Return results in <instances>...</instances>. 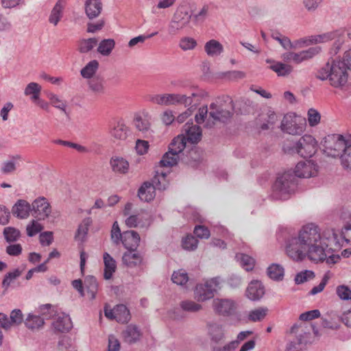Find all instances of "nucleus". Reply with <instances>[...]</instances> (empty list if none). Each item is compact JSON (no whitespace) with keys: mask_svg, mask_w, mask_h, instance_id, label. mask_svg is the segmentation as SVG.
I'll return each mask as SVG.
<instances>
[{"mask_svg":"<svg viewBox=\"0 0 351 351\" xmlns=\"http://www.w3.org/2000/svg\"><path fill=\"white\" fill-rule=\"evenodd\" d=\"M209 334L211 336L212 340L215 342L219 341L223 336L222 327L217 324H213L209 326Z\"/></svg>","mask_w":351,"mask_h":351,"instance_id":"4d7b16f0","label":"nucleus"},{"mask_svg":"<svg viewBox=\"0 0 351 351\" xmlns=\"http://www.w3.org/2000/svg\"><path fill=\"white\" fill-rule=\"evenodd\" d=\"M265 294V288L261 282L252 280L247 286L245 295L252 301L259 300Z\"/></svg>","mask_w":351,"mask_h":351,"instance_id":"2eb2a0df","label":"nucleus"},{"mask_svg":"<svg viewBox=\"0 0 351 351\" xmlns=\"http://www.w3.org/2000/svg\"><path fill=\"white\" fill-rule=\"evenodd\" d=\"M115 319L119 323H127L131 318L130 311L124 304H118L115 306Z\"/></svg>","mask_w":351,"mask_h":351,"instance_id":"c9c22d12","label":"nucleus"},{"mask_svg":"<svg viewBox=\"0 0 351 351\" xmlns=\"http://www.w3.org/2000/svg\"><path fill=\"white\" fill-rule=\"evenodd\" d=\"M143 256L136 250H128L122 256V261L124 265L130 268L140 266L142 264Z\"/></svg>","mask_w":351,"mask_h":351,"instance_id":"412c9836","label":"nucleus"},{"mask_svg":"<svg viewBox=\"0 0 351 351\" xmlns=\"http://www.w3.org/2000/svg\"><path fill=\"white\" fill-rule=\"evenodd\" d=\"M321 51V47L315 46L310 47L306 50L300 51L301 62L313 58L314 56L319 54Z\"/></svg>","mask_w":351,"mask_h":351,"instance_id":"13d9d810","label":"nucleus"},{"mask_svg":"<svg viewBox=\"0 0 351 351\" xmlns=\"http://www.w3.org/2000/svg\"><path fill=\"white\" fill-rule=\"evenodd\" d=\"M133 123L136 129L142 134H146L150 130V123L146 117L136 116L134 119Z\"/></svg>","mask_w":351,"mask_h":351,"instance_id":"a19ab883","label":"nucleus"},{"mask_svg":"<svg viewBox=\"0 0 351 351\" xmlns=\"http://www.w3.org/2000/svg\"><path fill=\"white\" fill-rule=\"evenodd\" d=\"M319 240L321 236L318 226L313 223L307 224L299 232L298 237L289 240L286 247L287 255L294 261H302L306 249Z\"/></svg>","mask_w":351,"mask_h":351,"instance_id":"f257e3e1","label":"nucleus"},{"mask_svg":"<svg viewBox=\"0 0 351 351\" xmlns=\"http://www.w3.org/2000/svg\"><path fill=\"white\" fill-rule=\"evenodd\" d=\"M154 188V190L163 191L165 190L168 186V182L166 179V175L161 173L160 175H156L150 182Z\"/></svg>","mask_w":351,"mask_h":351,"instance_id":"de8ad7c7","label":"nucleus"},{"mask_svg":"<svg viewBox=\"0 0 351 351\" xmlns=\"http://www.w3.org/2000/svg\"><path fill=\"white\" fill-rule=\"evenodd\" d=\"M110 236L111 240L114 244L119 245L121 243V240L123 238V233L121 232L117 221H114L112 224Z\"/></svg>","mask_w":351,"mask_h":351,"instance_id":"e2e57ef3","label":"nucleus"},{"mask_svg":"<svg viewBox=\"0 0 351 351\" xmlns=\"http://www.w3.org/2000/svg\"><path fill=\"white\" fill-rule=\"evenodd\" d=\"M330 33H337L335 34V37L331 38L330 40H335L332 46L330 49L329 54L331 56L337 55L340 51L342 45L344 43L345 40V30L343 29H337L334 32H330Z\"/></svg>","mask_w":351,"mask_h":351,"instance_id":"2f4dec72","label":"nucleus"},{"mask_svg":"<svg viewBox=\"0 0 351 351\" xmlns=\"http://www.w3.org/2000/svg\"><path fill=\"white\" fill-rule=\"evenodd\" d=\"M324 147L327 149L333 150V156L339 155L341 151L344 152L345 147L348 146L347 141L342 135L333 134L326 138Z\"/></svg>","mask_w":351,"mask_h":351,"instance_id":"ddd939ff","label":"nucleus"},{"mask_svg":"<svg viewBox=\"0 0 351 351\" xmlns=\"http://www.w3.org/2000/svg\"><path fill=\"white\" fill-rule=\"evenodd\" d=\"M186 138L183 135H178L175 137L171 143L169 145V150L171 151L173 154H176L180 158H182V154L186 147Z\"/></svg>","mask_w":351,"mask_h":351,"instance_id":"c756f323","label":"nucleus"},{"mask_svg":"<svg viewBox=\"0 0 351 351\" xmlns=\"http://www.w3.org/2000/svg\"><path fill=\"white\" fill-rule=\"evenodd\" d=\"M138 196L141 200L149 202L156 196V191L150 182H145L138 190Z\"/></svg>","mask_w":351,"mask_h":351,"instance_id":"a878e982","label":"nucleus"},{"mask_svg":"<svg viewBox=\"0 0 351 351\" xmlns=\"http://www.w3.org/2000/svg\"><path fill=\"white\" fill-rule=\"evenodd\" d=\"M32 215L37 220L45 219L51 213V206L44 197L36 199L32 202Z\"/></svg>","mask_w":351,"mask_h":351,"instance_id":"9d476101","label":"nucleus"},{"mask_svg":"<svg viewBox=\"0 0 351 351\" xmlns=\"http://www.w3.org/2000/svg\"><path fill=\"white\" fill-rule=\"evenodd\" d=\"M92 221L90 217L85 218L82 222L79 225L75 234V239L77 240L83 241L88 231V227Z\"/></svg>","mask_w":351,"mask_h":351,"instance_id":"49530a36","label":"nucleus"},{"mask_svg":"<svg viewBox=\"0 0 351 351\" xmlns=\"http://www.w3.org/2000/svg\"><path fill=\"white\" fill-rule=\"evenodd\" d=\"M268 311L267 308L261 307L252 310L250 312L248 315V319L252 322H260L263 320Z\"/></svg>","mask_w":351,"mask_h":351,"instance_id":"864d4df0","label":"nucleus"},{"mask_svg":"<svg viewBox=\"0 0 351 351\" xmlns=\"http://www.w3.org/2000/svg\"><path fill=\"white\" fill-rule=\"evenodd\" d=\"M43 227L41 224L38 223L36 221L32 220L30 223L27 226L26 231L27 234L32 237L37 234L43 230Z\"/></svg>","mask_w":351,"mask_h":351,"instance_id":"338daca9","label":"nucleus"},{"mask_svg":"<svg viewBox=\"0 0 351 351\" xmlns=\"http://www.w3.org/2000/svg\"><path fill=\"white\" fill-rule=\"evenodd\" d=\"M266 62L271 64L269 68L280 77L288 76L293 71L292 66L281 62H276L271 59H267Z\"/></svg>","mask_w":351,"mask_h":351,"instance_id":"5701e85b","label":"nucleus"},{"mask_svg":"<svg viewBox=\"0 0 351 351\" xmlns=\"http://www.w3.org/2000/svg\"><path fill=\"white\" fill-rule=\"evenodd\" d=\"M335 34L336 33H324L322 34L302 38L293 43L294 45V49L297 47H306L313 44L328 42L331 38L335 37Z\"/></svg>","mask_w":351,"mask_h":351,"instance_id":"4468645a","label":"nucleus"},{"mask_svg":"<svg viewBox=\"0 0 351 351\" xmlns=\"http://www.w3.org/2000/svg\"><path fill=\"white\" fill-rule=\"evenodd\" d=\"M84 287L90 300L95 299L98 291V282L96 278L93 276H87L84 280Z\"/></svg>","mask_w":351,"mask_h":351,"instance_id":"72a5a7b5","label":"nucleus"},{"mask_svg":"<svg viewBox=\"0 0 351 351\" xmlns=\"http://www.w3.org/2000/svg\"><path fill=\"white\" fill-rule=\"evenodd\" d=\"M52 306L50 304H46L40 306V311L45 317L39 315H34L29 314L25 321V326L32 330L39 329L44 324V319H48L52 316Z\"/></svg>","mask_w":351,"mask_h":351,"instance_id":"1a4fd4ad","label":"nucleus"},{"mask_svg":"<svg viewBox=\"0 0 351 351\" xmlns=\"http://www.w3.org/2000/svg\"><path fill=\"white\" fill-rule=\"evenodd\" d=\"M317 143L315 138L308 134L302 136L297 142L285 147L289 154H298L304 158L312 157L316 152Z\"/></svg>","mask_w":351,"mask_h":351,"instance_id":"39448f33","label":"nucleus"},{"mask_svg":"<svg viewBox=\"0 0 351 351\" xmlns=\"http://www.w3.org/2000/svg\"><path fill=\"white\" fill-rule=\"evenodd\" d=\"M236 258L246 271H251L254 268L255 261L252 257L245 254H237Z\"/></svg>","mask_w":351,"mask_h":351,"instance_id":"c03bdc74","label":"nucleus"},{"mask_svg":"<svg viewBox=\"0 0 351 351\" xmlns=\"http://www.w3.org/2000/svg\"><path fill=\"white\" fill-rule=\"evenodd\" d=\"M3 235L7 242L12 243L16 241L19 239L21 232L15 228L7 227L3 230Z\"/></svg>","mask_w":351,"mask_h":351,"instance_id":"6e6d98bb","label":"nucleus"},{"mask_svg":"<svg viewBox=\"0 0 351 351\" xmlns=\"http://www.w3.org/2000/svg\"><path fill=\"white\" fill-rule=\"evenodd\" d=\"M102 10L101 0H86L85 1V12L89 19L97 17Z\"/></svg>","mask_w":351,"mask_h":351,"instance_id":"bb28decb","label":"nucleus"},{"mask_svg":"<svg viewBox=\"0 0 351 351\" xmlns=\"http://www.w3.org/2000/svg\"><path fill=\"white\" fill-rule=\"evenodd\" d=\"M281 130L289 134L298 135L300 134L304 131V126L298 125L291 117V116H285L282 120L280 125Z\"/></svg>","mask_w":351,"mask_h":351,"instance_id":"f3484780","label":"nucleus"},{"mask_svg":"<svg viewBox=\"0 0 351 351\" xmlns=\"http://www.w3.org/2000/svg\"><path fill=\"white\" fill-rule=\"evenodd\" d=\"M179 160L180 161V157L173 154L171 151L168 150V152L163 155L160 161V165L161 167H171L177 165Z\"/></svg>","mask_w":351,"mask_h":351,"instance_id":"79ce46f5","label":"nucleus"},{"mask_svg":"<svg viewBox=\"0 0 351 351\" xmlns=\"http://www.w3.org/2000/svg\"><path fill=\"white\" fill-rule=\"evenodd\" d=\"M139 234L134 230H128L123 232V238L121 242L128 250H136L140 243Z\"/></svg>","mask_w":351,"mask_h":351,"instance_id":"dca6fc26","label":"nucleus"},{"mask_svg":"<svg viewBox=\"0 0 351 351\" xmlns=\"http://www.w3.org/2000/svg\"><path fill=\"white\" fill-rule=\"evenodd\" d=\"M268 276L277 281L282 280L284 277V268L278 264L273 263L267 268Z\"/></svg>","mask_w":351,"mask_h":351,"instance_id":"58836bf2","label":"nucleus"},{"mask_svg":"<svg viewBox=\"0 0 351 351\" xmlns=\"http://www.w3.org/2000/svg\"><path fill=\"white\" fill-rule=\"evenodd\" d=\"M348 70L345 62L339 58H331L317 71L316 77L322 81L328 80L330 84L335 88H343L348 82Z\"/></svg>","mask_w":351,"mask_h":351,"instance_id":"f03ea898","label":"nucleus"},{"mask_svg":"<svg viewBox=\"0 0 351 351\" xmlns=\"http://www.w3.org/2000/svg\"><path fill=\"white\" fill-rule=\"evenodd\" d=\"M64 5V0H58L53 7L49 21L51 23L56 25L62 17V12Z\"/></svg>","mask_w":351,"mask_h":351,"instance_id":"4c0bfd02","label":"nucleus"},{"mask_svg":"<svg viewBox=\"0 0 351 351\" xmlns=\"http://www.w3.org/2000/svg\"><path fill=\"white\" fill-rule=\"evenodd\" d=\"M88 86L89 89L95 95H101L105 94V82L102 77L96 75L88 82Z\"/></svg>","mask_w":351,"mask_h":351,"instance_id":"cd10ccee","label":"nucleus"},{"mask_svg":"<svg viewBox=\"0 0 351 351\" xmlns=\"http://www.w3.org/2000/svg\"><path fill=\"white\" fill-rule=\"evenodd\" d=\"M22 274L19 269H15L12 271L7 273L2 281V287L6 291L13 280L19 278Z\"/></svg>","mask_w":351,"mask_h":351,"instance_id":"3c124183","label":"nucleus"},{"mask_svg":"<svg viewBox=\"0 0 351 351\" xmlns=\"http://www.w3.org/2000/svg\"><path fill=\"white\" fill-rule=\"evenodd\" d=\"M128 128L123 123L119 122L112 131V135L117 139L125 140L127 138Z\"/></svg>","mask_w":351,"mask_h":351,"instance_id":"09e8293b","label":"nucleus"},{"mask_svg":"<svg viewBox=\"0 0 351 351\" xmlns=\"http://www.w3.org/2000/svg\"><path fill=\"white\" fill-rule=\"evenodd\" d=\"M122 334L124 341L129 344L136 343L142 335L138 327L134 324L128 325Z\"/></svg>","mask_w":351,"mask_h":351,"instance_id":"b1692460","label":"nucleus"},{"mask_svg":"<svg viewBox=\"0 0 351 351\" xmlns=\"http://www.w3.org/2000/svg\"><path fill=\"white\" fill-rule=\"evenodd\" d=\"M204 49L208 56H217L223 52V47L219 41L212 39L205 44Z\"/></svg>","mask_w":351,"mask_h":351,"instance_id":"473e14b6","label":"nucleus"},{"mask_svg":"<svg viewBox=\"0 0 351 351\" xmlns=\"http://www.w3.org/2000/svg\"><path fill=\"white\" fill-rule=\"evenodd\" d=\"M271 38L277 40L286 50L294 49V45L291 40L287 36H283L279 32L272 33Z\"/></svg>","mask_w":351,"mask_h":351,"instance_id":"603ef678","label":"nucleus"},{"mask_svg":"<svg viewBox=\"0 0 351 351\" xmlns=\"http://www.w3.org/2000/svg\"><path fill=\"white\" fill-rule=\"evenodd\" d=\"M202 160V152L196 148L191 149L186 154H182L180 161L191 167H197Z\"/></svg>","mask_w":351,"mask_h":351,"instance_id":"6ab92c4d","label":"nucleus"},{"mask_svg":"<svg viewBox=\"0 0 351 351\" xmlns=\"http://www.w3.org/2000/svg\"><path fill=\"white\" fill-rule=\"evenodd\" d=\"M213 306L217 314L223 316L233 315L236 311V304L230 299H215Z\"/></svg>","mask_w":351,"mask_h":351,"instance_id":"f8f14e48","label":"nucleus"},{"mask_svg":"<svg viewBox=\"0 0 351 351\" xmlns=\"http://www.w3.org/2000/svg\"><path fill=\"white\" fill-rule=\"evenodd\" d=\"M197 46L196 40L191 37H183L180 39L179 47L183 51L192 50Z\"/></svg>","mask_w":351,"mask_h":351,"instance_id":"052dcab7","label":"nucleus"},{"mask_svg":"<svg viewBox=\"0 0 351 351\" xmlns=\"http://www.w3.org/2000/svg\"><path fill=\"white\" fill-rule=\"evenodd\" d=\"M115 42L113 39H104L98 46L97 51L103 56H108L114 47Z\"/></svg>","mask_w":351,"mask_h":351,"instance_id":"a18cd8bd","label":"nucleus"},{"mask_svg":"<svg viewBox=\"0 0 351 351\" xmlns=\"http://www.w3.org/2000/svg\"><path fill=\"white\" fill-rule=\"evenodd\" d=\"M21 157L20 155H15L11 156V160H6L3 162L1 167V172L3 174H10L14 173L16 170V162L17 160H21Z\"/></svg>","mask_w":351,"mask_h":351,"instance_id":"ea45409f","label":"nucleus"},{"mask_svg":"<svg viewBox=\"0 0 351 351\" xmlns=\"http://www.w3.org/2000/svg\"><path fill=\"white\" fill-rule=\"evenodd\" d=\"M220 278L215 277L204 284L197 285L194 291L195 298L199 302H204L213 298L215 293L220 288Z\"/></svg>","mask_w":351,"mask_h":351,"instance_id":"0eeeda50","label":"nucleus"},{"mask_svg":"<svg viewBox=\"0 0 351 351\" xmlns=\"http://www.w3.org/2000/svg\"><path fill=\"white\" fill-rule=\"evenodd\" d=\"M317 173V165L311 160L299 162L294 169L295 178H308L315 176Z\"/></svg>","mask_w":351,"mask_h":351,"instance_id":"9b49d317","label":"nucleus"},{"mask_svg":"<svg viewBox=\"0 0 351 351\" xmlns=\"http://www.w3.org/2000/svg\"><path fill=\"white\" fill-rule=\"evenodd\" d=\"M189 276L186 271L183 269L173 271L171 275V280L173 283L184 287L189 281Z\"/></svg>","mask_w":351,"mask_h":351,"instance_id":"37998d69","label":"nucleus"},{"mask_svg":"<svg viewBox=\"0 0 351 351\" xmlns=\"http://www.w3.org/2000/svg\"><path fill=\"white\" fill-rule=\"evenodd\" d=\"M103 258L104 263V278L106 280H110L116 271V261L108 252H104Z\"/></svg>","mask_w":351,"mask_h":351,"instance_id":"c85d7f7f","label":"nucleus"},{"mask_svg":"<svg viewBox=\"0 0 351 351\" xmlns=\"http://www.w3.org/2000/svg\"><path fill=\"white\" fill-rule=\"evenodd\" d=\"M183 130L185 132L186 136V142L189 141L191 143H197L202 136V130L197 125H194L193 123L188 121L183 127Z\"/></svg>","mask_w":351,"mask_h":351,"instance_id":"a211bd4d","label":"nucleus"},{"mask_svg":"<svg viewBox=\"0 0 351 351\" xmlns=\"http://www.w3.org/2000/svg\"><path fill=\"white\" fill-rule=\"evenodd\" d=\"M52 327L55 332L64 333L69 332L73 327V324L70 317L62 313L53 322Z\"/></svg>","mask_w":351,"mask_h":351,"instance_id":"aec40b11","label":"nucleus"},{"mask_svg":"<svg viewBox=\"0 0 351 351\" xmlns=\"http://www.w3.org/2000/svg\"><path fill=\"white\" fill-rule=\"evenodd\" d=\"M98 43L96 38L82 39L78 42L77 50L81 53H86L90 51Z\"/></svg>","mask_w":351,"mask_h":351,"instance_id":"e433bc0d","label":"nucleus"},{"mask_svg":"<svg viewBox=\"0 0 351 351\" xmlns=\"http://www.w3.org/2000/svg\"><path fill=\"white\" fill-rule=\"evenodd\" d=\"M307 256L311 261L315 262H323L326 261L328 265H333L340 259L339 255L333 254L331 248H328V244L319 242H315V244L310 245L305 252V256Z\"/></svg>","mask_w":351,"mask_h":351,"instance_id":"20e7f679","label":"nucleus"},{"mask_svg":"<svg viewBox=\"0 0 351 351\" xmlns=\"http://www.w3.org/2000/svg\"><path fill=\"white\" fill-rule=\"evenodd\" d=\"M191 19V15L186 8L178 9L168 25V34L171 36L177 35L189 24Z\"/></svg>","mask_w":351,"mask_h":351,"instance_id":"423d86ee","label":"nucleus"},{"mask_svg":"<svg viewBox=\"0 0 351 351\" xmlns=\"http://www.w3.org/2000/svg\"><path fill=\"white\" fill-rule=\"evenodd\" d=\"M99 62L96 60L90 61L84 68L81 69V75L85 79H92L95 77V74L99 69Z\"/></svg>","mask_w":351,"mask_h":351,"instance_id":"f704fd0d","label":"nucleus"},{"mask_svg":"<svg viewBox=\"0 0 351 351\" xmlns=\"http://www.w3.org/2000/svg\"><path fill=\"white\" fill-rule=\"evenodd\" d=\"M337 295L343 300L351 299V289L345 285H339L337 287Z\"/></svg>","mask_w":351,"mask_h":351,"instance_id":"774afa93","label":"nucleus"},{"mask_svg":"<svg viewBox=\"0 0 351 351\" xmlns=\"http://www.w3.org/2000/svg\"><path fill=\"white\" fill-rule=\"evenodd\" d=\"M181 308L187 312L195 313L202 309V305L191 300H184L180 302Z\"/></svg>","mask_w":351,"mask_h":351,"instance_id":"bf43d9fd","label":"nucleus"},{"mask_svg":"<svg viewBox=\"0 0 351 351\" xmlns=\"http://www.w3.org/2000/svg\"><path fill=\"white\" fill-rule=\"evenodd\" d=\"M298 185V179L293 172L288 171L279 175L273 186L271 197L276 200L287 199L295 193Z\"/></svg>","mask_w":351,"mask_h":351,"instance_id":"7ed1b4c3","label":"nucleus"},{"mask_svg":"<svg viewBox=\"0 0 351 351\" xmlns=\"http://www.w3.org/2000/svg\"><path fill=\"white\" fill-rule=\"evenodd\" d=\"M181 97L180 104H184L186 107L190 106L189 108L192 110V108L195 107L199 102L200 95L197 93H192L191 96L181 95Z\"/></svg>","mask_w":351,"mask_h":351,"instance_id":"8fccbe9b","label":"nucleus"},{"mask_svg":"<svg viewBox=\"0 0 351 351\" xmlns=\"http://www.w3.org/2000/svg\"><path fill=\"white\" fill-rule=\"evenodd\" d=\"M277 121V116L273 111L269 110L266 114H262L256 120V125L261 130H267L272 127Z\"/></svg>","mask_w":351,"mask_h":351,"instance_id":"393cba45","label":"nucleus"},{"mask_svg":"<svg viewBox=\"0 0 351 351\" xmlns=\"http://www.w3.org/2000/svg\"><path fill=\"white\" fill-rule=\"evenodd\" d=\"M307 114L308 121L310 126L314 127L320 122L321 115L317 110L314 108H310L308 110Z\"/></svg>","mask_w":351,"mask_h":351,"instance_id":"0e129e2a","label":"nucleus"},{"mask_svg":"<svg viewBox=\"0 0 351 351\" xmlns=\"http://www.w3.org/2000/svg\"><path fill=\"white\" fill-rule=\"evenodd\" d=\"M110 164L114 173L125 174L128 171L129 163L123 158L112 157L110 159Z\"/></svg>","mask_w":351,"mask_h":351,"instance_id":"7c9ffc66","label":"nucleus"},{"mask_svg":"<svg viewBox=\"0 0 351 351\" xmlns=\"http://www.w3.org/2000/svg\"><path fill=\"white\" fill-rule=\"evenodd\" d=\"M230 102L228 105L223 104L221 100H217L215 102L210 104L209 117L215 121L221 122L227 121L233 114V106L232 100L226 97Z\"/></svg>","mask_w":351,"mask_h":351,"instance_id":"6e6552de","label":"nucleus"},{"mask_svg":"<svg viewBox=\"0 0 351 351\" xmlns=\"http://www.w3.org/2000/svg\"><path fill=\"white\" fill-rule=\"evenodd\" d=\"M49 99L51 105L61 110L66 116H69V113L66 112V101L62 100L59 97L55 94L51 93L49 95Z\"/></svg>","mask_w":351,"mask_h":351,"instance_id":"5fc2aeb1","label":"nucleus"},{"mask_svg":"<svg viewBox=\"0 0 351 351\" xmlns=\"http://www.w3.org/2000/svg\"><path fill=\"white\" fill-rule=\"evenodd\" d=\"M32 206L24 199H19L12 208V214L19 219H26L32 213Z\"/></svg>","mask_w":351,"mask_h":351,"instance_id":"4be33fe9","label":"nucleus"},{"mask_svg":"<svg viewBox=\"0 0 351 351\" xmlns=\"http://www.w3.org/2000/svg\"><path fill=\"white\" fill-rule=\"evenodd\" d=\"M341 161L345 168L351 169V144L345 147L344 152L341 156Z\"/></svg>","mask_w":351,"mask_h":351,"instance_id":"69168bd1","label":"nucleus"},{"mask_svg":"<svg viewBox=\"0 0 351 351\" xmlns=\"http://www.w3.org/2000/svg\"><path fill=\"white\" fill-rule=\"evenodd\" d=\"M197 244L198 240L191 234L187 235L182 242L183 248L187 250H194L197 248Z\"/></svg>","mask_w":351,"mask_h":351,"instance_id":"680f3d73","label":"nucleus"}]
</instances>
